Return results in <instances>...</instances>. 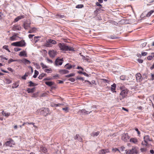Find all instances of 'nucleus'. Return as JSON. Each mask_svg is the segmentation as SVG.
I'll use <instances>...</instances> for the list:
<instances>
[{
  "label": "nucleus",
  "instance_id": "9",
  "mask_svg": "<svg viewBox=\"0 0 154 154\" xmlns=\"http://www.w3.org/2000/svg\"><path fill=\"white\" fill-rule=\"evenodd\" d=\"M48 54L50 57L54 58L56 55L57 52L54 50H50L48 52Z\"/></svg>",
  "mask_w": 154,
  "mask_h": 154
},
{
  "label": "nucleus",
  "instance_id": "6",
  "mask_svg": "<svg viewBox=\"0 0 154 154\" xmlns=\"http://www.w3.org/2000/svg\"><path fill=\"white\" fill-rule=\"evenodd\" d=\"M14 142L13 140L11 138H10L9 140L6 142L4 144V146H6L11 147L12 146V142Z\"/></svg>",
  "mask_w": 154,
  "mask_h": 154
},
{
  "label": "nucleus",
  "instance_id": "56",
  "mask_svg": "<svg viewBox=\"0 0 154 154\" xmlns=\"http://www.w3.org/2000/svg\"><path fill=\"white\" fill-rule=\"evenodd\" d=\"M146 44L147 43L146 42H144L141 45V47L142 48L145 47L146 46Z\"/></svg>",
  "mask_w": 154,
  "mask_h": 154
},
{
  "label": "nucleus",
  "instance_id": "50",
  "mask_svg": "<svg viewBox=\"0 0 154 154\" xmlns=\"http://www.w3.org/2000/svg\"><path fill=\"white\" fill-rule=\"evenodd\" d=\"M15 61H16V60H13V59H10L9 60H8V63H11L12 62Z\"/></svg>",
  "mask_w": 154,
  "mask_h": 154
},
{
  "label": "nucleus",
  "instance_id": "60",
  "mask_svg": "<svg viewBox=\"0 0 154 154\" xmlns=\"http://www.w3.org/2000/svg\"><path fill=\"white\" fill-rule=\"evenodd\" d=\"M6 81L7 83L8 84H10L11 82V81L10 80L8 79H6Z\"/></svg>",
  "mask_w": 154,
  "mask_h": 154
},
{
  "label": "nucleus",
  "instance_id": "34",
  "mask_svg": "<svg viewBox=\"0 0 154 154\" xmlns=\"http://www.w3.org/2000/svg\"><path fill=\"white\" fill-rule=\"evenodd\" d=\"M153 12H154V10H152L150 11L147 14L146 16L147 17H149Z\"/></svg>",
  "mask_w": 154,
  "mask_h": 154
},
{
  "label": "nucleus",
  "instance_id": "17",
  "mask_svg": "<svg viewBox=\"0 0 154 154\" xmlns=\"http://www.w3.org/2000/svg\"><path fill=\"white\" fill-rule=\"evenodd\" d=\"M111 86L112 87L111 88V91L113 92H116V91H115V89L116 88V85L114 83L113 85H112Z\"/></svg>",
  "mask_w": 154,
  "mask_h": 154
},
{
  "label": "nucleus",
  "instance_id": "21",
  "mask_svg": "<svg viewBox=\"0 0 154 154\" xmlns=\"http://www.w3.org/2000/svg\"><path fill=\"white\" fill-rule=\"evenodd\" d=\"M35 90V88H28L27 89V91L28 92V93H31L33 92Z\"/></svg>",
  "mask_w": 154,
  "mask_h": 154
},
{
  "label": "nucleus",
  "instance_id": "36",
  "mask_svg": "<svg viewBox=\"0 0 154 154\" xmlns=\"http://www.w3.org/2000/svg\"><path fill=\"white\" fill-rule=\"evenodd\" d=\"M11 45L19 47V42H13L11 44Z\"/></svg>",
  "mask_w": 154,
  "mask_h": 154
},
{
  "label": "nucleus",
  "instance_id": "29",
  "mask_svg": "<svg viewBox=\"0 0 154 154\" xmlns=\"http://www.w3.org/2000/svg\"><path fill=\"white\" fill-rule=\"evenodd\" d=\"M72 65L69 63H67L65 66V67L66 69H70L72 67Z\"/></svg>",
  "mask_w": 154,
  "mask_h": 154
},
{
  "label": "nucleus",
  "instance_id": "2",
  "mask_svg": "<svg viewBox=\"0 0 154 154\" xmlns=\"http://www.w3.org/2000/svg\"><path fill=\"white\" fill-rule=\"evenodd\" d=\"M144 141H142V144L143 145L147 146L149 144V142L152 141V140L150 139L149 136L148 135H146L144 137Z\"/></svg>",
  "mask_w": 154,
  "mask_h": 154
},
{
  "label": "nucleus",
  "instance_id": "15",
  "mask_svg": "<svg viewBox=\"0 0 154 154\" xmlns=\"http://www.w3.org/2000/svg\"><path fill=\"white\" fill-rule=\"evenodd\" d=\"M24 17V15H21L18 16L14 19V22H17L20 20Z\"/></svg>",
  "mask_w": 154,
  "mask_h": 154
},
{
  "label": "nucleus",
  "instance_id": "64",
  "mask_svg": "<svg viewBox=\"0 0 154 154\" xmlns=\"http://www.w3.org/2000/svg\"><path fill=\"white\" fill-rule=\"evenodd\" d=\"M34 36V35L29 34L28 35L29 38H31Z\"/></svg>",
  "mask_w": 154,
  "mask_h": 154
},
{
  "label": "nucleus",
  "instance_id": "41",
  "mask_svg": "<svg viewBox=\"0 0 154 154\" xmlns=\"http://www.w3.org/2000/svg\"><path fill=\"white\" fill-rule=\"evenodd\" d=\"M40 65L42 67V69H43L48 67V66L44 64L43 63H41Z\"/></svg>",
  "mask_w": 154,
  "mask_h": 154
},
{
  "label": "nucleus",
  "instance_id": "19",
  "mask_svg": "<svg viewBox=\"0 0 154 154\" xmlns=\"http://www.w3.org/2000/svg\"><path fill=\"white\" fill-rule=\"evenodd\" d=\"M130 141L131 142L134 143V144H137V140L136 138H132L130 140Z\"/></svg>",
  "mask_w": 154,
  "mask_h": 154
},
{
  "label": "nucleus",
  "instance_id": "20",
  "mask_svg": "<svg viewBox=\"0 0 154 154\" xmlns=\"http://www.w3.org/2000/svg\"><path fill=\"white\" fill-rule=\"evenodd\" d=\"M82 56V59L83 60H86L88 62H90V59L89 57L88 56H85L83 55H81Z\"/></svg>",
  "mask_w": 154,
  "mask_h": 154
},
{
  "label": "nucleus",
  "instance_id": "62",
  "mask_svg": "<svg viewBox=\"0 0 154 154\" xmlns=\"http://www.w3.org/2000/svg\"><path fill=\"white\" fill-rule=\"evenodd\" d=\"M96 5L97 6H99L100 8H101L102 7V5L98 2H96Z\"/></svg>",
  "mask_w": 154,
  "mask_h": 154
},
{
  "label": "nucleus",
  "instance_id": "43",
  "mask_svg": "<svg viewBox=\"0 0 154 154\" xmlns=\"http://www.w3.org/2000/svg\"><path fill=\"white\" fill-rule=\"evenodd\" d=\"M3 48L5 49L8 52H11L8 49V45H4L3 47Z\"/></svg>",
  "mask_w": 154,
  "mask_h": 154
},
{
  "label": "nucleus",
  "instance_id": "13",
  "mask_svg": "<svg viewBox=\"0 0 154 154\" xmlns=\"http://www.w3.org/2000/svg\"><path fill=\"white\" fill-rule=\"evenodd\" d=\"M21 27L19 25H15L13 26L12 30L14 31L20 30H21Z\"/></svg>",
  "mask_w": 154,
  "mask_h": 154
},
{
  "label": "nucleus",
  "instance_id": "18",
  "mask_svg": "<svg viewBox=\"0 0 154 154\" xmlns=\"http://www.w3.org/2000/svg\"><path fill=\"white\" fill-rule=\"evenodd\" d=\"M74 138L75 140H78L80 142H82V139L79 134H76L75 137Z\"/></svg>",
  "mask_w": 154,
  "mask_h": 154
},
{
  "label": "nucleus",
  "instance_id": "5",
  "mask_svg": "<svg viewBox=\"0 0 154 154\" xmlns=\"http://www.w3.org/2000/svg\"><path fill=\"white\" fill-rule=\"evenodd\" d=\"M130 137L128 134H122L121 139L125 142H127L129 140Z\"/></svg>",
  "mask_w": 154,
  "mask_h": 154
},
{
  "label": "nucleus",
  "instance_id": "38",
  "mask_svg": "<svg viewBox=\"0 0 154 154\" xmlns=\"http://www.w3.org/2000/svg\"><path fill=\"white\" fill-rule=\"evenodd\" d=\"M46 74L44 73H42L38 77V78L40 79H42L43 77L45 76Z\"/></svg>",
  "mask_w": 154,
  "mask_h": 154
},
{
  "label": "nucleus",
  "instance_id": "55",
  "mask_svg": "<svg viewBox=\"0 0 154 154\" xmlns=\"http://www.w3.org/2000/svg\"><path fill=\"white\" fill-rule=\"evenodd\" d=\"M20 50H21V49L20 48H14V51H20Z\"/></svg>",
  "mask_w": 154,
  "mask_h": 154
},
{
  "label": "nucleus",
  "instance_id": "25",
  "mask_svg": "<svg viewBox=\"0 0 154 154\" xmlns=\"http://www.w3.org/2000/svg\"><path fill=\"white\" fill-rule=\"evenodd\" d=\"M60 72L62 74H65L69 72V71L66 69H63L60 71Z\"/></svg>",
  "mask_w": 154,
  "mask_h": 154
},
{
  "label": "nucleus",
  "instance_id": "31",
  "mask_svg": "<svg viewBox=\"0 0 154 154\" xmlns=\"http://www.w3.org/2000/svg\"><path fill=\"white\" fill-rule=\"evenodd\" d=\"M17 34L15 35H13L12 36L10 37V40L12 41H15L16 40V37L17 36Z\"/></svg>",
  "mask_w": 154,
  "mask_h": 154
},
{
  "label": "nucleus",
  "instance_id": "12",
  "mask_svg": "<svg viewBox=\"0 0 154 154\" xmlns=\"http://www.w3.org/2000/svg\"><path fill=\"white\" fill-rule=\"evenodd\" d=\"M31 23L30 22H28V21H26L23 23V27L25 29H28L30 27Z\"/></svg>",
  "mask_w": 154,
  "mask_h": 154
},
{
  "label": "nucleus",
  "instance_id": "35",
  "mask_svg": "<svg viewBox=\"0 0 154 154\" xmlns=\"http://www.w3.org/2000/svg\"><path fill=\"white\" fill-rule=\"evenodd\" d=\"M29 86L30 87L31 86H36L37 85V84L34 83L33 82H32V81H30L29 82Z\"/></svg>",
  "mask_w": 154,
  "mask_h": 154
},
{
  "label": "nucleus",
  "instance_id": "11",
  "mask_svg": "<svg viewBox=\"0 0 154 154\" xmlns=\"http://www.w3.org/2000/svg\"><path fill=\"white\" fill-rule=\"evenodd\" d=\"M136 77L137 82H141L143 79L141 74L139 73H138L136 74Z\"/></svg>",
  "mask_w": 154,
  "mask_h": 154
},
{
  "label": "nucleus",
  "instance_id": "46",
  "mask_svg": "<svg viewBox=\"0 0 154 154\" xmlns=\"http://www.w3.org/2000/svg\"><path fill=\"white\" fill-rule=\"evenodd\" d=\"M83 7H84V5H83L79 4V5H77L76 6V8H82Z\"/></svg>",
  "mask_w": 154,
  "mask_h": 154
},
{
  "label": "nucleus",
  "instance_id": "3",
  "mask_svg": "<svg viewBox=\"0 0 154 154\" xmlns=\"http://www.w3.org/2000/svg\"><path fill=\"white\" fill-rule=\"evenodd\" d=\"M128 94V91L126 90H124L122 91L120 94L119 99L120 100L125 98L127 96Z\"/></svg>",
  "mask_w": 154,
  "mask_h": 154
},
{
  "label": "nucleus",
  "instance_id": "59",
  "mask_svg": "<svg viewBox=\"0 0 154 154\" xmlns=\"http://www.w3.org/2000/svg\"><path fill=\"white\" fill-rule=\"evenodd\" d=\"M152 57L151 56H149L148 57L147 59L149 60H151L152 59Z\"/></svg>",
  "mask_w": 154,
  "mask_h": 154
},
{
  "label": "nucleus",
  "instance_id": "57",
  "mask_svg": "<svg viewBox=\"0 0 154 154\" xmlns=\"http://www.w3.org/2000/svg\"><path fill=\"white\" fill-rule=\"evenodd\" d=\"M141 151L142 152H145L146 151V149L145 148H142L140 149Z\"/></svg>",
  "mask_w": 154,
  "mask_h": 154
},
{
  "label": "nucleus",
  "instance_id": "40",
  "mask_svg": "<svg viewBox=\"0 0 154 154\" xmlns=\"http://www.w3.org/2000/svg\"><path fill=\"white\" fill-rule=\"evenodd\" d=\"M38 72L36 70H35L34 75L33 76V77L34 78H36L37 77L38 75Z\"/></svg>",
  "mask_w": 154,
  "mask_h": 154
},
{
  "label": "nucleus",
  "instance_id": "32",
  "mask_svg": "<svg viewBox=\"0 0 154 154\" xmlns=\"http://www.w3.org/2000/svg\"><path fill=\"white\" fill-rule=\"evenodd\" d=\"M22 62L25 64L30 63V62L28 60L25 58H24L22 60Z\"/></svg>",
  "mask_w": 154,
  "mask_h": 154
},
{
  "label": "nucleus",
  "instance_id": "28",
  "mask_svg": "<svg viewBox=\"0 0 154 154\" xmlns=\"http://www.w3.org/2000/svg\"><path fill=\"white\" fill-rule=\"evenodd\" d=\"M19 84L18 82H16L13 84L12 88H17L19 86Z\"/></svg>",
  "mask_w": 154,
  "mask_h": 154
},
{
  "label": "nucleus",
  "instance_id": "48",
  "mask_svg": "<svg viewBox=\"0 0 154 154\" xmlns=\"http://www.w3.org/2000/svg\"><path fill=\"white\" fill-rule=\"evenodd\" d=\"M0 57L1 58V60L3 61V62H4V61L3 60L4 59H5L6 60H7L8 59V58L4 57L3 55L0 56Z\"/></svg>",
  "mask_w": 154,
  "mask_h": 154
},
{
  "label": "nucleus",
  "instance_id": "30",
  "mask_svg": "<svg viewBox=\"0 0 154 154\" xmlns=\"http://www.w3.org/2000/svg\"><path fill=\"white\" fill-rule=\"evenodd\" d=\"M45 84L49 86H51L54 85V82H45Z\"/></svg>",
  "mask_w": 154,
  "mask_h": 154
},
{
  "label": "nucleus",
  "instance_id": "39",
  "mask_svg": "<svg viewBox=\"0 0 154 154\" xmlns=\"http://www.w3.org/2000/svg\"><path fill=\"white\" fill-rule=\"evenodd\" d=\"M44 71L45 72H46L47 73H49L51 72L52 70L51 68L47 69H45L44 70Z\"/></svg>",
  "mask_w": 154,
  "mask_h": 154
},
{
  "label": "nucleus",
  "instance_id": "61",
  "mask_svg": "<svg viewBox=\"0 0 154 154\" xmlns=\"http://www.w3.org/2000/svg\"><path fill=\"white\" fill-rule=\"evenodd\" d=\"M137 61L140 63H142L143 61V60L140 59H138Z\"/></svg>",
  "mask_w": 154,
  "mask_h": 154
},
{
  "label": "nucleus",
  "instance_id": "27",
  "mask_svg": "<svg viewBox=\"0 0 154 154\" xmlns=\"http://www.w3.org/2000/svg\"><path fill=\"white\" fill-rule=\"evenodd\" d=\"M2 113V115L3 116H6V117H8L10 115V113L8 112V113H6L4 111H3Z\"/></svg>",
  "mask_w": 154,
  "mask_h": 154
},
{
  "label": "nucleus",
  "instance_id": "51",
  "mask_svg": "<svg viewBox=\"0 0 154 154\" xmlns=\"http://www.w3.org/2000/svg\"><path fill=\"white\" fill-rule=\"evenodd\" d=\"M147 52H142L141 53V55L143 56H145L147 55Z\"/></svg>",
  "mask_w": 154,
  "mask_h": 154
},
{
  "label": "nucleus",
  "instance_id": "37",
  "mask_svg": "<svg viewBox=\"0 0 154 154\" xmlns=\"http://www.w3.org/2000/svg\"><path fill=\"white\" fill-rule=\"evenodd\" d=\"M45 46L47 47H51L52 46V45L50 43L48 42L47 41V43L45 44Z\"/></svg>",
  "mask_w": 154,
  "mask_h": 154
},
{
  "label": "nucleus",
  "instance_id": "44",
  "mask_svg": "<svg viewBox=\"0 0 154 154\" xmlns=\"http://www.w3.org/2000/svg\"><path fill=\"white\" fill-rule=\"evenodd\" d=\"M28 73H25V74L22 77V79L25 80L26 79V77L28 76Z\"/></svg>",
  "mask_w": 154,
  "mask_h": 154
},
{
  "label": "nucleus",
  "instance_id": "33",
  "mask_svg": "<svg viewBox=\"0 0 154 154\" xmlns=\"http://www.w3.org/2000/svg\"><path fill=\"white\" fill-rule=\"evenodd\" d=\"M100 133L99 131H97L96 132H93L91 133V135L93 137L97 136Z\"/></svg>",
  "mask_w": 154,
  "mask_h": 154
},
{
  "label": "nucleus",
  "instance_id": "4",
  "mask_svg": "<svg viewBox=\"0 0 154 154\" xmlns=\"http://www.w3.org/2000/svg\"><path fill=\"white\" fill-rule=\"evenodd\" d=\"M125 152L128 154H136L137 152V150L135 147H133L131 150H125Z\"/></svg>",
  "mask_w": 154,
  "mask_h": 154
},
{
  "label": "nucleus",
  "instance_id": "52",
  "mask_svg": "<svg viewBox=\"0 0 154 154\" xmlns=\"http://www.w3.org/2000/svg\"><path fill=\"white\" fill-rule=\"evenodd\" d=\"M47 60L48 63H53V61L52 60H50L48 58L47 59Z\"/></svg>",
  "mask_w": 154,
  "mask_h": 154
},
{
  "label": "nucleus",
  "instance_id": "7",
  "mask_svg": "<svg viewBox=\"0 0 154 154\" xmlns=\"http://www.w3.org/2000/svg\"><path fill=\"white\" fill-rule=\"evenodd\" d=\"M92 112V111L88 112V111H86L85 109L80 110L78 111V113L80 115H87L90 113Z\"/></svg>",
  "mask_w": 154,
  "mask_h": 154
},
{
  "label": "nucleus",
  "instance_id": "8",
  "mask_svg": "<svg viewBox=\"0 0 154 154\" xmlns=\"http://www.w3.org/2000/svg\"><path fill=\"white\" fill-rule=\"evenodd\" d=\"M63 61V58L59 59V58H57L55 61V65L56 66L61 65L62 64V61Z\"/></svg>",
  "mask_w": 154,
  "mask_h": 154
},
{
  "label": "nucleus",
  "instance_id": "45",
  "mask_svg": "<svg viewBox=\"0 0 154 154\" xmlns=\"http://www.w3.org/2000/svg\"><path fill=\"white\" fill-rule=\"evenodd\" d=\"M69 109L68 107L63 108L62 110L65 111L66 112H67L69 111Z\"/></svg>",
  "mask_w": 154,
  "mask_h": 154
},
{
  "label": "nucleus",
  "instance_id": "49",
  "mask_svg": "<svg viewBox=\"0 0 154 154\" xmlns=\"http://www.w3.org/2000/svg\"><path fill=\"white\" fill-rule=\"evenodd\" d=\"M120 79L122 80H125L126 79V77L125 75H122L120 77Z\"/></svg>",
  "mask_w": 154,
  "mask_h": 154
},
{
  "label": "nucleus",
  "instance_id": "10",
  "mask_svg": "<svg viewBox=\"0 0 154 154\" xmlns=\"http://www.w3.org/2000/svg\"><path fill=\"white\" fill-rule=\"evenodd\" d=\"M50 113V111L48 108H44L42 111V114L44 116H47Z\"/></svg>",
  "mask_w": 154,
  "mask_h": 154
},
{
  "label": "nucleus",
  "instance_id": "14",
  "mask_svg": "<svg viewBox=\"0 0 154 154\" xmlns=\"http://www.w3.org/2000/svg\"><path fill=\"white\" fill-rule=\"evenodd\" d=\"M19 47H24L26 45V43L24 40H22L19 42Z\"/></svg>",
  "mask_w": 154,
  "mask_h": 154
},
{
  "label": "nucleus",
  "instance_id": "63",
  "mask_svg": "<svg viewBox=\"0 0 154 154\" xmlns=\"http://www.w3.org/2000/svg\"><path fill=\"white\" fill-rule=\"evenodd\" d=\"M39 38V37H37V36H35L34 37V40H35V42H36L38 41V40H37V39Z\"/></svg>",
  "mask_w": 154,
  "mask_h": 154
},
{
  "label": "nucleus",
  "instance_id": "26",
  "mask_svg": "<svg viewBox=\"0 0 154 154\" xmlns=\"http://www.w3.org/2000/svg\"><path fill=\"white\" fill-rule=\"evenodd\" d=\"M36 29L35 27L31 28L28 32L29 33H32L36 32Z\"/></svg>",
  "mask_w": 154,
  "mask_h": 154
},
{
  "label": "nucleus",
  "instance_id": "22",
  "mask_svg": "<svg viewBox=\"0 0 154 154\" xmlns=\"http://www.w3.org/2000/svg\"><path fill=\"white\" fill-rule=\"evenodd\" d=\"M48 42L50 43L51 44L55 45L56 44V42L53 40L51 39H49L48 40Z\"/></svg>",
  "mask_w": 154,
  "mask_h": 154
},
{
  "label": "nucleus",
  "instance_id": "16",
  "mask_svg": "<svg viewBox=\"0 0 154 154\" xmlns=\"http://www.w3.org/2000/svg\"><path fill=\"white\" fill-rule=\"evenodd\" d=\"M19 55L20 56H24L25 57H26L27 56V54L25 51H23L20 52L19 54Z\"/></svg>",
  "mask_w": 154,
  "mask_h": 154
},
{
  "label": "nucleus",
  "instance_id": "1",
  "mask_svg": "<svg viewBox=\"0 0 154 154\" xmlns=\"http://www.w3.org/2000/svg\"><path fill=\"white\" fill-rule=\"evenodd\" d=\"M60 50L63 51H74V48L67 45L64 43H59L58 45Z\"/></svg>",
  "mask_w": 154,
  "mask_h": 154
},
{
  "label": "nucleus",
  "instance_id": "42",
  "mask_svg": "<svg viewBox=\"0 0 154 154\" xmlns=\"http://www.w3.org/2000/svg\"><path fill=\"white\" fill-rule=\"evenodd\" d=\"M56 16L57 17V18H63L65 17L64 15L59 14H57L56 15Z\"/></svg>",
  "mask_w": 154,
  "mask_h": 154
},
{
  "label": "nucleus",
  "instance_id": "24",
  "mask_svg": "<svg viewBox=\"0 0 154 154\" xmlns=\"http://www.w3.org/2000/svg\"><path fill=\"white\" fill-rule=\"evenodd\" d=\"M109 152V150L108 149H102L100 151V154H104Z\"/></svg>",
  "mask_w": 154,
  "mask_h": 154
},
{
  "label": "nucleus",
  "instance_id": "53",
  "mask_svg": "<svg viewBox=\"0 0 154 154\" xmlns=\"http://www.w3.org/2000/svg\"><path fill=\"white\" fill-rule=\"evenodd\" d=\"M125 147L124 146H121L120 148V150L122 151H123L125 150Z\"/></svg>",
  "mask_w": 154,
  "mask_h": 154
},
{
  "label": "nucleus",
  "instance_id": "23",
  "mask_svg": "<svg viewBox=\"0 0 154 154\" xmlns=\"http://www.w3.org/2000/svg\"><path fill=\"white\" fill-rule=\"evenodd\" d=\"M40 151L45 153L47 152V149L46 147L43 146H41Z\"/></svg>",
  "mask_w": 154,
  "mask_h": 154
},
{
  "label": "nucleus",
  "instance_id": "58",
  "mask_svg": "<svg viewBox=\"0 0 154 154\" xmlns=\"http://www.w3.org/2000/svg\"><path fill=\"white\" fill-rule=\"evenodd\" d=\"M102 80H103V82H106L109 83V81L108 80H107L106 79H102Z\"/></svg>",
  "mask_w": 154,
  "mask_h": 154
},
{
  "label": "nucleus",
  "instance_id": "54",
  "mask_svg": "<svg viewBox=\"0 0 154 154\" xmlns=\"http://www.w3.org/2000/svg\"><path fill=\"white\" fill-rule=\"evenodd\" d=\"M69 80L71 81L72 82H74L75 81V79L73 78H70L69 79Z\"/></svg>",
  "mask_w": 154,
  "mask_h": 154
},
{
  "label": "nucleus",
  "instance_id": "47",
  "mask_svg": "<svg viewBox=\"0 0 154 154\" xmlns=\"http://www.w3.org/2000/svg\"><path fill=\"white\" fill-rule=\"evenodd\" d=\"M75 74L74 73L70 74L68 75H66V77H70L73 76L75 75Z\"/></svg>",
  "mask_w": 154,
  "mask_h": 154
}]
</instances>
